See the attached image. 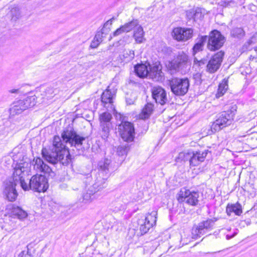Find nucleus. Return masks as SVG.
Returning <instances> with one entry per match:
<instances>
[{"label": "nucleus", "mask_w": 257, "mask_h": 257, "mask_svg": "<svg viewBox=\"0 0 257 257\" xmlns=\"http://www.w3.org/2000/svg\"><path fill=\"white\" fill-rule=\"evenodd\" d=\"M199 193L190 191L185 188L181 189L178 193V200L180 202H185L189 205L195 206L198 202Z\"/></svg>", "instance_id": "6e6552de"}, {"label": "nucleus", "mask_w": 257, "mask_h": 257, "mask_svg": "<svg viewBox=\"0 0 257 257\" xmlns=\"http://www.w3.org/2000/svg\"><path fill=\"white\" fill-rule=\"evenodd\" d=\"M109 30H106L107 32H109Z\"/></svg>", "instance_id": "bf43d9fd"}, {"label": "nucleus", "mask_w": 257, "mask_h": 257, "mask_svg": "<svg viewBox=\"0 0 257 257\" xmlns=\"http://www.w3.org/2000/svg\"><path fill=\"white\" fill-rule=\"evenodd\" d=\"M148 64H138L135 67V71L136 74L141 78H144L148 76L149 70Z\"/></svg>", "instance_id": "4be33fe9"}, {"label": "nucleus", "mask_w": 257, "mask_h": 257, "mask_svg": "<svg viewBox=\"0 0 257 257\" xmlns=\"http://www.w3.org/2000/svg\"><path fill=\"white\" fill-rule=\"evenodd\" d=\"M19 148H15L12 152L14 162H16L12 180L17 183H20L22 188V183L26 182V177L28 176L30 164L24 160L25 155L23 151Z\"/></svg>", "instance_id": "f03ea898"}, {"label": "nucleus", "mask_w": 257, "mask_h": 257, "mask_svg": "<svg viewBox=\"0 0 257 257\" xmlns=\"http://www.w3.org/2000/svg\"><path fill=\"white\" fill-rule=\"evenodd\" d=\"M62 140L59 136H54L50 152L46 149H43V157L48 162L55 164L59 162L63 165H67L71 161L70 155L66 145L74 146L78 150H82L85 137L78 135L73 130L68 129L63 131L61 134Z\"/></svg>", "instance_id": "f257e3e1"}, {"label": "nucleus", "mask_w": 257, "mask_h": 257, "mask_svg": "<svg viewBox=\"0 0 257 257\" xmlns=\"http://www.w3.org/2000/svg\"><path fill=\"white\" fill-rule=\"evenodd\" d=\"M60 187L62 189H64L66 188V185L65 184H62L60 185Z\"/></svg>", "instance_id": "6e6d98bb"}, {"label": "nucleus", "mask_w": 257, "mask_h": 257, "mask_svg": "<svg viewBox=\"0 0 257 257\" xmlns=\"http://www.w3.org/2000/svg\"><path fill=\"white\" fill-rule=\"evenodd\" d=\"M171 92L176 96H184L186 94L190 86V82L188 78L174 77L169 80Z\"/></svg>", "instance_id": "39448f33"}, {"label": "nucleus", "mask_w": 257, "mask_h": 257, "mask_svg": "<svg viewBox=\"0 0 257 257\" xmlns=\"http://www.w3.org/2000/svg\"><path fill=\"white\" fill-rule=\"evenodd\" d=\"M204 225V224H203L201 222L195 228L193 229L192 234L193 238H197L198 237H200L202 235L207 232L208 230L206 228V227H205Z\"/></svg>", "instance_id": "393cba45"}, {"label": "nucleus", "mask_w": 257, "mask_h": 257, "mask_svg": "<svg viewBox=\"0 0 257 257\" xmlns=\"http://www.w3.org/2000/svg\"><path fill=\"white\" fill-rule=\"evenodd\" d=\"M129 150L128 145H120L117 147L116 153L118 156L123 157L126 155Z\"/></svg>", "instance_id": "c9c22d12"}, {"label": "nucleus", "mask_w": 257, "mask_h": 257, "mask_svg": "<svg viewBox=\"0 0 257 257\" xmlns=\"http://www.w3.org/2000/svg\"><path fill=\"white\" fill-rule=\"evenodd\" d=\"M16 11H17V9H14L11 11V13H12V14L13 15V16H12V19L15 20V21H16L17 19H18L19 18L20 15V14L19 13V12H17L16 15L14 16L13 13H14V12H16Z\"/></svg>", "instance_id": "49530a36"}, {"label": "nucleus", "mask_w": 257, "mask_h": 257, "mask_svg": "<svg viewBox=\"0 0 257 257\" xmlns=\"http://www.w3.org/2000/svg\"><path fill=\"white\" fill-rule=\"evenodd\" d=\"M100 135L103 139L106 140L109 135L110 130L112 128V123L100 124Z\"/></svg>", "instance_id": "c85d7f7f"}, {"label": "nucleus", "mask_w": 257, "mask_h": 257, "mask_svg": "<svg viewBox=\"0 0 257 257\" xmlns=\"http://www.w3.org/2000/svg\"><path fill=\"white\" fill-rule=\"evenodd\" d=\"M9 91L11 93H18L19 91V90L18 89H13L10 90Z\"/></svg>", "instance_id": "864d4df0"}, {"label": "nucleus", "mask_w": 257, "mask_h": 257, "mask_svg": "<svg viewBox=\"0 0 257 257\" xmlns=\"http://www.w3.org/2000/svg\"><path fill=\"white\" fill-rule=\"evenodd\" d=\"M17 184L11 179L6 180L4 183V194L10 201H15L18 197V193L16 189Z\"/></svg>", "instance_id": "1a4fd4ad"}, {"label": "nucleus", "mask_w": 257, "mask_h": 257, "mask_svg": "<svg viewBox=\"0 0 257 257\" xmlns=\"http://www.w3.org/2000/svg\"><path fill=\"white\" fill-rule=\"evenodd\" d=\"M230 34L234 38L240 39L244 36L245 32L241 28H235L231 31Z\"/></svg>", "instance_id": "72a5a7b5"}, {"label": "nucleus", "mask_w": 257, "mask_h": 257, "mask_svg": "<svg viewBox=\"0 0 257 257\" xmlns=\"http://www.w3.org/2000/svg\"><path fill=\"white\" fill-rule=\"evenodd\" d=\"M208 39V49L211 51H215L219 49L225 42L224 37L221 33L214 30L209 33Z\"/></svg>", "instance_id": "0eeeda50"}, {"label": "nucleus", "mask_w": 257, "mask_h": 257, "mask_svg": "<svg viewBox=\"0 0 257 257\" xmlns=\"http://www.w3.org/2000/svg\"><path fill=\"white\" fill-rule=\"evenodd\" d=\"M123 33H126V32L124 31V29L123 28V26H121L120 28H118L113 32V36L115 37L118 36Z\"/></svg>", "instance_id": "37998d69"}, {"label": "nucleus", "mask_w": 257, "mask_h": 257, "mask_svg": "<svg viewBox=\"0 0 257 257\" xmlns=\"http://www.w3.org/2000/svg\"><path fill=\"white\" fill-rule=\"evenodd\" d=\"M226 212L228 215H230L231 213L233 212L235 215L239 216L242 213L241 205L238 202L228 204L226 207Z\"/></svg>", "instance_id": "412c9836"}, {"label": "nucleus", "mask_w": 257, "mask_h": 257, "mask_svg": "<svg viewBox=\"0 0 257 257\" xmlns=\"http://www.w3.org/2000/svg\"><path fill=\"white\" fill-rule=\"evenodd\" d=\"M31 248H32V243H29L27 246V250L26 251V253L29 255V257H32L33 253L31 252Z\"/></svg>", "instance_id": "a18cd8bd"}, {"label": "nucleus", "mask_w": 257, "mask_h": 257, "mask_svg": "<svg viewBox=\"0 0 257 257\" xmlns=\"http://www.w3.org/2000/svg\"><path fill=\"white\" fill-rule=\"evenodd\" d=\"M19 257H29L25 250L21 251L19 254Z\"/></svg>", "instance_id": "603ef678"}, {"label": "nucleus", "mask_w": 257, "mask_h": 257, "mask_svg": "<svg viewBox=\"0 0 257 257\" xmlns=\"http://www.w3.org/2000/svg\"><path fill=\"white\" fill-rule=\"evenodd\" d=\"M48 187L47 180L42 175H34L31 179L27 178V182L22 183V188L25 191L31 189L38 192H45Z\"/></svg>", "instance_id": "20e7f679"}, {"label": "nucleus", "mask_w": 257, "mask_h": 257, "mask_svg": "<svg viewBox=\"0 0 257 257\" xmlns=\"http://www.w3.org/2000/svg\"><path fill=\"white\" fill-rule=\"evenodd\" d=\"M107 177L105 176V177L102 178L99 176L97 178L93 185L91 186V189H93L96 193H98L99 191L107 186L106 179Z\"/></svg>", "instance_id": "aec40b11"}, {"label": "nucleus", "mask_w": 257, "mask_h": 257, "mask_svg": "<svg viewBox=\"0 0 257 257\" xmlns=\"http://www.w3.org/2000/svg\"><path fill=\"white\" fill-rule=\"evenodd\" d=\"M99 44L100 43L97 42L96 40H94V39L90 44V47L92 48H95L99 45Z\"/></svg>", "instance_id": "3c124183"}, {"label": "nucleus", "mask_w": 257, "mask_h": 257, "mask_svg": "<svg viewBox=\"0 0 257 257\" xmlns=\"http://www.w3.org/2000/svg\"><path fill=\"white\" fill-rule=\"evenodd\" d=\"M193 30L191 28H175L173 31V37L178 41H186L193 36Z\"/></svg>", "instance_id": "ddd939ff"}, {"label": "nucleus", "mask_w": 257, "mask_h": 257, "mask_svg": "<svg viewBox=\"0 0 257 257\" xmlns=\"http://www.w3.org/2000/svg\"><path fill=\"white\" fill-rule=\"evenodd\" d=\"M215 220L212 219H209L205 221H202L201 222L204 224L206 228L208 230L211 229L214 223Z\"/></svg>", "instance_id": "ea45409f"}, {"label": "nucleus", "mask_w": 257, "mask_h": 257, "mask_svg": "<svg viewBox=\"0 0 257 257\" xmlns=\"http://www.w3.org/2000/svg\"><path fill=\"white\" fill-rule=\"evenodd\" d=\"M206 60H201L200 61H198L196 58L194 59V63H198V65L201 66L202 65H204L206 63Z\"/></svg>", "instance_id": "09e8293b"}, {"label": "nucleus", "mask_w": 257, "mask_h": 257, "mask_svg": "<svg viewBox=\"0 0 257 257\" xmlns=\"http://www.w3.org/2000/svg\"><path fill=\"white\" fill-rule=\"evenodd\" d=\"M144 32L142 27L140 25L134 31V37L137 43H142L145 40Z\"/></svg>", "instance_id": "cd10ccee"}, {"label": "nucleus", "mask_w": 257, "mask_h": 257, "mask_svg": "<svg viewBox=\"0 0 257 257\" xmlns=\"http://www.w3.org/2000/svg\"><path fill=\"white\" fill-rule=\"evenodd\" d=\"M37 97L34 95L27 96L25 99L22 100L23 102L24 106H26V109L34 106L36 103Z\"/></svg>", "instance_id": "c756f323"}, {"label": "nucleus", "mask_w": 257, "mask_h": 257, "mask_svg": "<svg viewBox=\"0 0 257 257\" xmlns=\"http://www.w3.org/2000/svg\"><path fill=\"white\" fill-rule=\"evenodd\" d=\"M114 94L109 89H106L101 95V101L105 106L107 104H111L113 102Z\"/></svg>", "instance_id": "bb28decb"}, {"label": "nucleus", "mask_w": 257, "mask_h": 257, "mask_svg": "<svg viewBox=\"0 0 257 257\" xmlns=\"http://www.w3.org/2000/svg\"><path fill=\"white\" fill-rule=\"evenodd\" d=\"M224 54V52L220 51L211 57L207 65V71L208 72L213 73L219 68L222 62Z\"/></svg>", "instance_id": "9b49d317"}, {"label": "nucleus", "mask_w": 257, "mask_h": 257, "mask_svg": "<svg viewBox=\"0 0 257 257\" xmlns=\"http://www.w3.org/2000/svg\"><path fill=\"white\" fill-rule=\"evenodd\" d=\"M98 196V193H96L90 187L86 192L83 194L82 202L85 204L89 203L96 199Z\"/></svg>", "instance_id": "6ab92c4d"}, {"label": "nucleus", "mask_w": 257, "mask_h": 257, "mask_svg": "<svg viewBox=\"0 0 257 257\" xmlns=\"http://www.w3.org/2000/svg\"><path fill=\"white\" fill-rule=\"evenodd\" d=\"M126 103L130 105L133 103V101L131 99H128V98H126Z\"/></svg>", "instance_id": "5fc2aeb1"}, {"label": "nucleus", "mask_w": 257, "mask_h": 257, "mask_svg": "<svg viewBox=\"0 0 257 257\" xmlns=\"http://www.w3.org/2000/svg\"><path fill=\"white\" fill-rule=\"evenodd\" d=\"M190 158V165L195 167L199 165L203 162L208 154V151L205 150L202 152L196 151L195 152H191Z\"/></svg>", "instance_id": "2eb2a0df"}, {"label": "nucleus", "mask_w": 257, "mask_h": 257, "mask_svg": "<svg viewBox=\"0 0 257 257\" xmlns=\"http://www.w3.org/2000/svg\"><path fill=\"white\" fill-rule=\"evenodd\" d=\"M154 109V105L151 103H148L145 105L139 115L141 119H145L149 117L152 113Z\"/></svg>", "instance_id": "a878e982"}, {"label": "nucleus", "mask_w": 257, "mask_h": 257, "mask_svg": "<svg viewBox=\"0 0 257 257\" xmlns=\"http://www.w3.org/2000/svg\"><path fill=\"white\" fill-rule=\"evenodd\" d=\"M152 92V97L157 103L163 105L168 101L166 91L162 87H154Z\"/></svg>", "instance_id": "4468645a"}, {"label": "nucleus", "mask_w": 257, "mask_h": 257, "mask_svg": "<svg viewBox=\"0 0 257 257\" xmlns=\"http://www.w3.org/2000/svg\"><path fill=\"white\" fill-rule=\"evenodd\" d=\"M157 215V213L156 211H153L146 215L144 221L141 224L140 227V230L142 235L148 232L149 229L156 224Z\"/></svg>", "instance_id": "f8f14e48"}, {"label": "nucleus", "mask_w": 257, "mask_h": 257, "mask_svg": "<svg viewBox=\"0 0 257 257\" xmlns=\"http://www.w3.org/2000/svg\"><path fill=\"white\" fill-rule=\"evenodd\" d=\"M228 88V85L227 80H223L219 84L217 92L216 93V97H220L222 96L226 92Z\"/></svg>", "instance_id": "7c9ffc66"}, {"label": "nucleus", "mask_w": 257, "mask_h": 257, "mask_svg": "<svg viewBox=\"0 0 257 257\" xmlns=\"http://www.w3.org/2000/svg\"><path fill=\"white\" fill-rule=\"evenodd\" d=\"M234 236V235H232V236H229V235H227L226 237L227 239H230V238L233 237Z\"/></svg>", "instance_id": "4d7b16f0"}, {"label": "nucleus", "mask_w": 257, "mask_h": 257, "mask_svg": "<svg viewBox=\"0 0 257 257\" xmlns=\"http://www.w3.org/2000/svg\"><path fill=\"white\" fill-rule=\"evenodd\" d=\"M113 21V18H111L110 20H108L105 23H104V24L103 25V27L102 29H103V30H105V28L108 25H112Z\"/></svg>", "instance_id": "8fccbe9b"}, {"label": "nucleus", "mask_w": 257, "mask_h": 257, "mask_svg": "<svg viewBox=\"0 0 257 257\" xmlns=\"http://www.w3.org/2000/svg\"><path fill=\"white\" fill-rule=\"evenodd\" d=\"M111 163V160L107 158L99 162L98 164L100 171L99 175L101 174L103 176V174H105V177H108L110 172L113 170Z\"/></svg>", "instance_id": "dca6fc26"}, {"label": "nucleus", "mask_w": 257, "mask_h": 257, "mask_svg": "<svg viewBox=\"0 0 257 257\" xmlns=\"http://www.w3.org/2000/svg\"><path fill=\"white\" fill-rule=\"evenodd\" d=\"M33 166L34 169L39 172L48 173L51 171L50 167L44 163L40 158H37L34 159Z\"/></svg>", "instance_id": "f3484780"}, {"label": "nucleus", "mask_w": 257, "mask_h": 257, "mask_svg": "<svg viewBox=\"0 0 257 257\" xmlns=\"http://www.w3.org/2000/svg\"><path fill=\"white\" fill-rule=\"evenodd\" d=\"M220 251H217V252H211V253L213 254V253H216V252H220Z\"/></svg>", "instance_id": "13d9d810"}, {"label": "nucleus", "mask_w": 257, "mask_h": 257, "mask_svg": "<svg viewBox=\"0 0 257 257\" xmlns=\"http://www.w3.org/2000/svg\"><path fill=\"white\" fill-rule=\"evenodd\" d=\"M112 118V115L110 113L107 112H103L99 115L100 124H107V123H112L111 122Z\"/></svg>", "instance_id": "473e14b6"}, {"label": "nucleus", "mask_w": 257, "mask_h": 257, "mask_svg": "<svg viewBox=\"0 0 257 257\" xmlns=\"http://www.w3.org/2000/svg\"><path fill=\"white\" fill-rule=\"evenodd\" d=\"M236 111V106L234 105L230 109L223 111L219 114L217 119L211 125L212 132L219 131L223 128L230 125L233 120Z\"/></svg>", "instance_id": "7ed1b4c3"}, {"label": "nucleus", "mask_w": 257, "mask_h": 257, "mask_svg": "<svg viewBox=\"0 0 257 257\" xmlns=\"http://www.w3.org/2000/svg\"><path fill=\"white\" fill-rule=\"evenodd\" d=\"M104 30L102 29L101 32H98L95 35L94 39L99 43H101L102 41L103 35L104 33Z\"/></svg>", "instance_id": "a19ab883"}, {"label": "nucleus", "mask_w": 257, "mask_h": 257, "mask_svg": "<svg viewBox=\"0 0 257 257\" xmlns=\"http://www.w3.org/2000/svg\"><path fill=\"white\" fill-rule=\"evenodd\" d=\"M257 41V38L255 36H253L247 42V44L248 46L252 44L255 43Z\"/></svg>", "instance_id": "de8ad7c7"}, {"label": "nucleus", "mask_w": 257, "mask_h": 257, "mask_svg": "<svg viewBox=\"0 0 257 257\" xmlns=\"http://www.w3.org/2000/svg\"><path fill=\"white\" fill-rule=\"evenodd\" d=\"M149 78L155 81L162 82L164 80V74L162 71V66L160 62L157 61L152 65L148 63Z\"/></svg>", "instance_id": "9d476101"}, {"label": "nucleus", "mask_w": 257, "mask_h": 257, "mask_svg": "<svg viewBox=\"0 0 257 257\" xmlns=\"http://www.w3.org/2000/svg\"><path fill=\"white\" fill-rule=\"evenodd\" d=\"M122 56L123 58L127 61H130L134 59L135 57L134 51L131 50H124L122 52Z\"/></svg>", "instance_id": "e433bc0d"}, {"label": "nucleus", "mask_w": 257, "mask_h": 257, "mask_svg": "<svg viewBox=\"0 0 257 257\" xmlns=\"http://www.w3.org/2000/svg\"><path fill=\"white\" fill-rule=\"evenodd\" d=\"M118 131L122 140L127 142H132L135 138V128L133 123L122 120L118 125Z\"/></svg>", "instance_id": "423d86ee"}, {"label": "nucleus", "mask_w": 257, "mask_h": 257, "mask_svg": "<svg viewBox=\"0 0 257 257\" xmlns=\"http://www.w3.org/2000/svg\"><path fill=\"white\" fill-rule=\"evenodd\" d=\"M191 152H182L178 154V157L176 158L177 161H186L189 160L190 161Z\"/></svg>", "instance_id": "4c0bfd02"}, {"label": "nucleus", "mask_w": 257, "mask_h": 257, "mask_svg": "<svg viewBox=\"0 0 257 257\" xmlns=\"http://www.w3.org/2000/svg\"><path fill=\"white\" fill-rule=\"evenodd\" d=\"M194 11L195 9H192L186 12V16L188 19L194 20Z\"/></svg>", "instance_id": "c03bdc74"}, {"label": "nucleus", "mask_w": 257, "mask_h": 257, "mask_svg": "<svg viewBox=\"0 0 257 257\" xmlns=\"http://www.w3.org/2000/svg\"><path fill=\"white\" fill-rule=\"evenodd\" d=\"M188 56L184 52H179L176 58V62L178 63V66L179 67L182 64L187 62Z\"/></svg>", "instance_id": "f704fd0d"}, {"label": "nucleus", "mask_w": 257, "mask_h": 257, "mask_svg": "<svg viewBox=\"0 0 257 257\" xmlns=\"http://www.w3.org/2000/svg\"><path fill=\"white\" fill-rule=\"evenodd\" d=\"M202 14L201 10L200 8L195 9L194 11V21L197 19H200L202 17Z\"/></svg>", "instance_id": "79ce46f5"}, {"label": "nucleus", "mask_w": 257, "mask_h": 257, "mask_svg": "<svg viewBox=\"0 0 257 257\" xmlns=\"http://www.w3.org/2000/svg\"><path fill=\"white\" fill-rule=\"evenodd\" d=\"M139 22L137 19H133L131 22L125 23L122 25L126 33L129 32L133 30L135 28H137L139 26Z\"/></svg>", "instance_id": "2f4dec72"}, {"label": "nucleus", "mask_w": 257, "mask_h": 257, "mask_svg": "<svg viewBox=\"0 0 257 257\" xmlns=\"http://www.w3.org/2000/svg\"><path fill=\"white\" fill-rule=\"evenodd\" d=\"M23 102L21 100L16 101L11 104L10 108V113L11 115H15L21 113L26 110Z\"/></svg>", "instance_id": "a211bd4d"}, {"label": "nucleus", "mask_w": 257, "mask_h": 257, "mask_svg": "<svg viewBox=\"0 0 257 257\" xmlns=\"http://www.w3.org/2000/svg\"><path fill=\"white\" fill-rule=\"evenodd\" d=\"M207 40V36H201L199 38L192 48L193 54L195 55L197 53L203 50L205 42Z\"/></svg>", "instance_id": "b1692460"}, {"label": "nucleus", "mask_w": 257, "mask_h": 257, "mask_svg": "<svg viewBox=\"0 0 257 257\" xmlns=\"http://www.w3.org/2000/svg\"><path fill=\"white\" fill-rule=\"evenodd\" d=\"M55 90L53 88L48 87L44 92V94L43 95L44 96L43 98L46 99H49L53 98L55 95Z\"/></svg>", "instance_id": "58836bf2"}, {"label": "nucleus", "mask_w": 257, "mask_h": 257, "mask_svg": "<svg viewBox=\"0 0 257 257\" xmlns=\"http://www.w3.org/2000/svg\"><path fill=\"white\" fill-rule=\"evenodd\" d=\"M11 213L14 217H17L20 219H23L28 215L25 211L20 207L15 205L13 206Z\"/></svg>", "instance_id": "5701e85b"}]
</instances>
